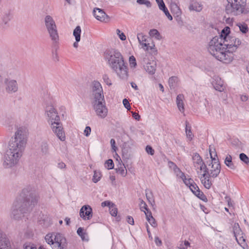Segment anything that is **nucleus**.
Returning <instances> with one entry per match:
<instances>
[{
  "label": "nucleus",
  "mask_w": 249,
  "mask_h": 249,
  "mask_svg": "<svg viewBox=\"0 0 249 249\" xmlns=\"http://www.w3.org/2000/svg\"><path fill=\"white\" fill-rule=\"evenodd\" d=\"M157 2L159 8L160 10H161L163 8H165V5L163 0H155Z\"/></svg>",
  "instance_id": "55"
},
{
  "label": "nucleus",
  "mask_w": 249,
  "mask_h": 249,
  "mask_svg": "<svg viewBox=\"0 0 249 249\" xmlns=\"http://www.w3.org/2000/svg\"><path fill=\"white\" fill-rule=\"evenodd\" d=\"M44 116L49 124L60 120L56 109L51 103H47L44 107Z\"/></svg>",
  "instance_id": "9"
},
{
  "label": "nucleus",
  "mask_w": 249,
  "mask_h": 249,
  "mask_svg": "<svg viewBox=\"0 0 249 249\" xmlns=\"http://www.w3.org/2000/svg\"><path fill=\"white\" fill-rule=\"evenodd\" d=\"M91 95L93 101L104 100L103 90L101 84L98 81H94L91 85Z\"/></svg>",
  "instance_id": "11"
},
{
  "label": "nucleus",
  "mask_w": 249,
  "mask_h": 249,
  "mask_svg": "<svg viewBox=\"0 0 249 249\" xmlns=\"http://www.w3.org/2000/svg\"><path fill=\"white\" fill-rule=\"evenodd\" d=\"M146 71L150 74L153 75L156 70V63L154 61L147 62L144 66Z\"/></svg>",
  "instance_id": "23"
},
{
  "label": "nucleus",
  "mask_w": 249,
  "mask_h": 249,
  "mask_svg": "<svg viewBox=\"0 0 249 249\" xmlns=\"http://www.w3.org/2000/svg\"><path fill=\"white\" fill-rule=\"evenodd\" d=\"M149 34L150 36L155 37L157 40H160L161 39V36L157 29L150 30Z\"/></svg>",
  "instance_id": "35"
},
{
  "label": "nucleus",
  "mask_w": 249,
  "mask_h": 249,
  "mask_svg": "<svg viewBox=\"0 0 249 249\" xmlns=\"http://www.w3.org/2000/svg\"><path fill=\"white\" fill-rule=\"evenodd\" d=\"M221 38L215 36L209 42L208 50L217 60L229 64L232 61V55L230 53H226Z\"/></svg>",
  "instance_id": "4"
},
{
  "label": "nucleus",
  "mask_w": 249,
  "mask_h": 249,
  "mask_svg": "<svg viewBox=\"0 0 249 249\" xmlns=\"http://www.w3.org/2000/svg\"><path fill=\"white\" fill-rule=\"evenodd\" d=\"M24 249H37L34 244H29L25 246Z\"/></svg>",
  "instance_id": "64"
},
{
  "label": "nucleus",
  "mask_w": 249,
  "mask_h": 249,
  "mask_svg": "<svg viewBox=\"0 0 249 249\" xmlns=\"http://www.w3.org/2000/svg\"><path fill=\"white\" fill-rule=\"evenodd\" d=\"M190 243L187 241L181 242L178 245V248L180 249H187L190 247Z\"/></svg>",
  "instance_id": "44"
},
{
  "label": "nucleus",
  "mask_w": 249,
  "mask_h": 249,
  "mask_svg": "<svg viewBox=\"0 0 249 249\" xmlns=\"http://www.w3.org/2000/svg\"><path fill=\"white\" fill-rule=\"evenodd\" d=\"M169 164L174 166V170L177 177L181 178L184 183L189 187V188L195 183L193 179L190 178L189 176H188L187 178L184 173H183L173 162L170 161Z\"/></svg>",
  "instance_id": "13"
},
{
  "label": "nucleus",
  "mask_w": 249,
  "mask_h": 249,
  "mask_svg": "<svg viewBox=\"0 0 249 249\" xmlns=\"http://www.w3.org/2000/svg\"><path fill=\"white\" fill-rule=\"evenodd\" d=\"M112 204H113L112 203L109 201H105L102 202L101 206L103 207H104L106 206H108V207H109V208L110 207H111V206L112 205Z\"/></svg>",
  "instance_id": "60"
},
{
  "label": "nucleus",
  "mask_w": 249,
  "mask_h": 249,
  "mask_svg": "<svg viewBox=\"0 0 249 249\" xmlns=\"http://www.w3.org/2000/svg\"><path fill=\"white\" fill-rule=\"evenodd\" d=\"M145 150L148 154L151 155L154 154L155 151L151 146L147 145L145 148Z\"/></svg>",
  "instance_id": "54"
},
{
  "label": "nucleus",
  "mask_w": 249,
  "mask_h": 249,
  "mask_svg": "<svg viewBox=\"0 0 249 249\" xmlns=\"http://www.w3.org/2000/svg\"><path fill=\"white\" fill-rule=\"evenodd\" d=\"M209 150L212 160H213L214 159H218L215 150L213 146H209Z\"/></svg>",
  "instance_id": "40"
},
{
  "label": "nucleus",
  "mask_w": 249,
  "mask_h": 249,
  "mask_svg": "<svg viewBox=\"0 0 249 249\" xmlns=\"http://www.w3.org/2000/svg\"><path fill=\"white\" fill-rule=\"evenodd\" d=\"M146 198H147L148 201L149 202V203L152 206H153L155 205V200H154V198H153L152 193L150 192V194H148L146 193Z\"/></svg>",
  "instance_id": "46"
},
{
  "label": "nucleus",
  "mask_w": 249,
  "mask_h": 249,
  "mask_svg": "<svg viewBox=\"0 0 249 249\" xmlns=\"http://www.w3.org/2000/svg\"><path fill=\"white\" fill-rule=\"evenodd\" d=\"M77 233L78 235L80 236L83 241H88L87 234L84 231L83 228L80 227L77 229Z\"/></svg>",
  "instance_id": "36"
},
{
  "label": "nucleus",
  "mask_w": 249,
  "mask_h": 249,
  "mask_svg": "<svg viewBox=\"0 0 249 249\" xmlns=\"http://www.w3.org/2000/svg\"><path fill=\"white\" fill-rule=\"evenodd\" d=\"M52 58L54 62H58L59 61V57L56 52H53Z\"/></svg>",
  "instance_id": "61"
},
{
  "label": "nucleus",
  "mask_w": 249,
  "mask_h": 249,
  "mask_svg": "<svg viewBox=\"0 0 249 249\" xmlns=\"http://www.w3.org/2000/svg\"><path fill=\"white\" fill-rule=\"evenodd\" d=\"M227 4L225 6V11L227 14L232 16L243 14L247 0H227Z\"/></svg>",
  "instance_id": "6"
},
{
  "label": "nucleus",
  "mask_w": 249,
  "mask_h": 249,
  "mask_svg": "<svg viewBox=\"0 0 249 249\" xmlns=\"http://www.w3.org/2000/svg\"><path fill=\"white\" fill-rule=\"evenodd\" d=\"M244 12H243V14L246 15L249 13V3L248 4L246 3V6H244V8L243 9Z\"/></svg>",
  "instance_id": "63"
},
{
  "label": "nucleus",
  "mask_w": 249,
  "mask_h": 249,
  "mask_svg": "<svg viewBox=\"0 0 249 249\" xmlns=\"http://www.w3.org/2000/svg\"><path fill=\"white\" fill-rule=\"evenodd\" d=\"M239 158L240 159L245 163L247 164L249 163V158L244 153H241L239 155Z\"/></svg>",
  "instance_id": "50"
},
{
  "label": "nucleus",
  "mask_w": 249,
  "mask_h": 249,
  "mask_svg": "<svg viewBox=\"0 0 249 249\" xmlns=\"http://www.w3.org/2000/svg\"><path fill=\"white\" fill-rule=\"evenodd\" d=\"M123 103L124 106V107L127 110H130V109L131 107H130V104L129 103V101H128V100L127 99H124L123 100Z\"/></svg>",
  "instance_id": "57"
},
{
  "label": "nucleus",
  "mask_w": 249,
  "mask_h": 249,
  "mask_svg": "<svg viewBox=\"0 0 249 249\" xmlns=\"http://www.w3.org/2000/svg\"><path fill=\"white\" fill-rule=\"evenodd\" d=\"M140 207V209L142 211H143L144 212V211H145L146 212H151V211H149V210L148 209L146 203L143 200H141Z\"/></svg>",
  "instance_id": "43"
},
{
  "label": "nucleus",
  "mask_w": 249,
  "mask_h": 249,
  "mask_svg": "<svg viewBox=\"0 0 249 249\" xmlns=\"http://www.w3.org/2000/svg\"><path fill=\"white\" fill-rule=\"evenodd\" d=\"M233 232L235 238L239 235H243V233L240 228L238 223H235L233 226Z\"/></svg>",
  "instance_id": "31"
},
{
  "label": "nucleus",
  "mask_w": 249,
  "mask_h": 249,
  "mask_svg": "<svg viewBox=\"0 0 249 249\" xmlns=\"http://www.w3.org/2000/svg\"><path fill=\"white\" fill-rule=\"evenodd\" d=\"M109 211L110 214L113 216H116L117 214V209L114 207L113 204H112L109 208Z\"/></svg>",
  "instance_id": "48"
},
{
  "label": "nucleus",
  "mask_w": 249,
  "mask_h": 249,
  "mask_svg": "<svg viewBox=\"0 0 249 249\" xmlns=\"http://www.w3.org/2000/svg\"><path fill=\"white\" fill-rule=\"evenodd\" d=\"M92 104L97 116L102 119L106 117L107 115L108 109L106 106L105 100L92 101Z\"/></svg>",
  "instance_id": "12"
},
{
  "label": "nucleus",
  "mask_w": 249,
  "mask_h": 249,
  "mask_svg": "<svg viewBox=\"0 0 249 249\" xmlns=\"http://www.w3.org/2000/svg\"><path fill=\"white\" fill-rule=\"evenodd\" d=\"M171 8L172 12L174 13V16L180 19L181 18V11L178 4L175 2L171 3Z\"/></svg>",
  "instance_id": "24"
},
{
  "label": "nucleus",
  "mask_w": 249,
  "mask_h": 249,
  "mask_svg": "<svg viewBox=\"0 0 249 249\" xmlns=\"http://www.w3.org/2000/svg\"><path fill=\"white\" fill-rule=\"evenodd\" d=\"M11 19V15L10 13L5 14L2 18L1 22L0 23V27L2 29H5L7 27V24Z\"/></svg>",
  "instance_id": "28"
},
{
  "label": "nucleus",
  "mask_w": 249,
  "mask_h": 249,
  "mask_svg": "<svg viewBox=\"0 0 249 249\" xmlns=\"http://www.w3.org/2000/svg\"><path fill=\"white\" fill-rule=\"evenodd\" d=\"M105 166L108 169H113L114 167V163L113 160L111 159L107 160L105 162Z\"/></svg>",
  "instance_id": "47"
},
{
  "label": "nucleus",
  "mask_w": 249,
  "mask_h": 249,
  "mask_svg": "<svg viewBox=\"0 0 249 249\" xmlns=\"http://www.w3.org/2000/svg\"><path fill=\"white\" fill-rule=\"evenodd\" d=\"M146 220L149 222L150 224L153 227H156L157 224L155 219L153 217L152 215L151 212H146L144 211Z\"/></svg>",
  "instance_id": "29"
},
{
  "label": "nucleus",
  "mask_w": 249,
  "mask_h": 249,
  "mask_svg": "<svg viewBox=\"0 0 249 249\" xmlns=\"http://www.w3.org/2000/svg\"><path fill=\"white\" fill-rule=\"evenodd\" d=\"M116 33L121 40L124 41L126 39V36L124 34V33H121L119 29H118L116 30Z\"/></svg>",
  "instance_id": "52"
},
{
  "label": "nucleus",
  "mask_w": 249,
  "mask_h": 249,
  "mask_svg": "<svg viewBox=\"0 0 249 249\" xmlns=\"http://www.w3.org/2000/svg\"><path fill=\"white\" fill-rule=\"evenodd\" d=\"M129 65L131 68H135L137 66L136 60L133 55L130 56L129 59Z\"/></svg>",
  "instance_id": "45"
},
{
  "label": "nucleus",
  "mask_w": 249,
  "mask_h": 249,
  "mask_svg": "<svg viewBox=\"0 0 249 249\" xmlns=\"http://www.w3.org/2000/svg\"><path fill=\"white\" fill-rule=\"evenodd\" d=\"M137 2L139 4H144L147 7H151V3L150 1L147 0H137Z\"/></svg>",
  "instance_id": "49"
},
{
  "label": "nucleus",
  "mask_w": 249,
  "mask_h": 249,
  "mask_svg": "<svg viewBox=\"0 0 249 249\" xmlns=\"http://www.w3.org/2000/svg\"><path fill=\"white\" fill-rule=\"evenodd\" d=\"M223 42L226 53H230L232 54V61L234 56L233 53L236 52L238 47L241 45V40L235 36H230L227 37V39Z\"/></svg>",
  "instance_id": "7"
},
{
  "label": "nucleus",
  "mask_w": 249,
  "mask_h": 249,
  "mask_svg": "<svg viewBox=\"0 0 249 249\" xmlns=\"http://www.w3.org/2000/svg\"><path fill=\"white\" fill-rule=\"evenodd\" d=\"M237 26L239 27L240 31L243 34H246L249 31V28L247 24L244 22L238 23Z\"/></svg>",
  "instance_id": "37"
},
{
  "label": "nucleus",
  "mask_w": 249,
  "mask_h": 249,
  "mask_svg": "<svg viewBox=\"0 0 249 249\" xmlns=\"http://www.w3.org/2000/svg\"><path fill=\"white\" fill-rule=\"evenodd\" d=\"M116 172L123 177H125L127 174V171L124 165H120V166L116 168Z\"/></svg>",
  "instance_id": "38"
},
{
  "label": "nucleus",
  "mask_w": 249,
  "mask_h": 249,
  "mask_svg": "<svg viewBox=\"0 0 249 249\" xmlns=\"http://www.w3.org/2000/svg\"><path fill=\"white\" fill-rule=\"evenodd\" d=\"M49 125L53 132L61 141L65 140V134L60 120L52 123V124H50Z\"/></svg>",
  "instance_id": "14"
},
{
  "label": "nucleus",
  "mask_w": 249,
  "mask_h": 249,
  "mask_svg": "<svg viewBox=\"0 0 249 249\" xmlns=\"http://www.w3.org/2000/svg\"><path fill=\"white\" fill-rule=\"evenodd\" d=\"M19 75L18 71L15 68L8 69L6 70V77L10 79L15 78Z\"/></svg>",
  "instance_id": "26"
},
{
  "label": "nucleus",
  "mask_w": 249,
  "mask_h": 249,
  "mask_svg": "<svg viewBox=\"0 0 249 249\" xmlns=\"http://www.w3.org/2000/svg\"><path fill=\"white\" fill-rule=\"evenodd\" d=\"M202 5L199 3L195 0L191 1L189 6V9L190 11L200 12L202 10Z\"/></svg>",
  "instance_id": "27"
},
{
  "label": "nucleus",
  "mask_w": 249,
  "mask_h": 249,
  "mask_svg": "<svg viewBox=\"0 0 249 249\" xmlns=\"http://www.w3.org/2000/svg\"><path fill=\"white\" fill-rule=\"evenodd\" d=\"M211 178H212L211 176L203 172V174L200 178L202 184L206 189H210L212 185Z\"/></svg>",
  "instance_id": "22"
},
{
  "label": "nucleus",
  "mask_w": 249,
  "mask_h": 249,
  "mask_svg": "<svg viewBox=\"0 0 249 249\" xmlns=\"http://www.w3.org/2000/svg\"><path fill=\"white\" fill-rule=\"evenodd\" d=\"M189 189L191 192L200 199L204 202L207 201L208 200L206 196L200 190L199 188L195 183L192 186H190Z\"/></svg>",
  "instance_id": "19"
},
{
  "label": "nucleus",
  "mask_w": 249,
  "mask_h": 249,
  "mask_svg": "<svg viewBox=\"0 0 249 249\" xmlns=\"http://www.w3.org/2000/svg\"><path fill=\"white\" fill-rule=\"evenodd\" d=\"M237 242L238 243L239 245L241 246L242 248H244L246 246V240L243 236V235H239V236H237V238H235Z\"/></svg>",
  "instance_id": "39"
},
{
  "label": "nucleus",
  "mask_w": 249,
  "mask_h": 249,
  "mask_svg": "<svg viewBox=\"0 0 249 249\" xmlns=\"http://www.w3.org/2000/svg\"><path fill=\"white\" fill-rule=\"evenodd\" d=\"M106 59L111 70L122 79L127 80L128 77V68L121 53L115 49L107 50Z\"/></svg>",
  "instance_id": "3"
},
{
  "label": "nucleus",
  "mask_w": 249,
  "mask_h": 249,
  "mask_svg": "<svg viewBox=\"0 0 249 249\" xmlns=\"http://www.w3.org/2000/svg\"><path fill=\"white\" fill-rule=\"evenodd\" d=\"M91 132V128L89 126H86L84 130V134L86 136H88Z\"/></svg>",
  "instance_id": "62"
},
{
  "label": "nucleus",
  "mask_w": 249,
  "mask_h": 249,
  "mask_svg": "<svg viewBox=\"0 0 249 249\" xmlns=\"http://www.w3.org/2000/svg\"><path fill=\"white\" fill-rule=\"evenodd\" d=\"M178 78L177 77L173 76L169 79V85L171 89H174L176 86Z\"/></svg>",
  "instance_id": "42"
},
{
  "label": "nucleus",
  "mask_w": 249,
  "mask_h": 249,
  "mask_svg": "<svg viewBox=\"0 0 249 249\" xmlns=\"http://www.w3.org/2000/svg\"><path fill=\"white\" fill-rule=\"evenodd\" d=\"M193 165L196 169H199L200 171L204 170L206 168V164L202 159L198 153L194 154L192 157Z\"/></svg>",
  "instance_id": "16"
},
{
  "label": "nucleus",
  "mask_w": 249,
  "mask_h": 249,
  "mask_svg": "<svg viewBox=\"0 0 249 249\" xmlns=\"http://www.w3.org/2000/svg\"><path fill=\"white\" fill-rule=\"evenodd\" d=\"M5 90L7 93L13 94L18 91V86L15 79L5 78L4 80Z\"/></svg>",
  "instance_id": "15"
},
{
  "label": "nucleus",
  "mask_w": 249,
  "mask_h": 249,
  "mask_svg": "<svg viewBox=\"0 0 249 249\" xmlns=\"http://www.w3.org/2000/svg\"><path fill=\"white\" fill-rule=\"evenodd\" d=\"M45 239L53 249H64L67 246L65 237L59 233H49L46 235Z\"/></svg>",
  "instance_id": "5"
},
{
  "label": "nucleus",
  "mask_w": 249,
  "mask_h": 249,
  "mask_svg": "<svg viewBox=\"0 0 249 249\" xmlns=\"http://www.w3.org/2000/svg\"><path fill=\"white\" fill-rule=\"evenodd\" d=\"M225 164L230 169H234L235 168V166L233 164L232 162V157L231 155H228L224 160Z\"/></svg>",
  "instance_id": "33"
},
{
  "label": "nucleus",
  "mask_w": 249,
  "mask_h": 249,
  "mask_svg": "<svg viewBox=\"0 0 249 249\" xmlns=\"http://www.w3.org/2000/svg\"><path fill=\"white\" fill-rule=\"evenodd\" d=\"M79 214L84 220H89L92 216V208L89 205H84L81 208Z\"/></svg>",
  "instance_id": "18"
},
{
  "label": "nucleus",
  "mask_w": 249,
  "mask_h": 249,
  "mask_svg": "<svg viewBox=\"0 0 249 249\" xmlns=\"http://www.w3.org/2000/svg\"><path fill=\"white\" fill-rule=\"evenodd\" d=\"M110 144L111 146V148L113 150L114 152H116V150L118 149L117 147L115 145L116 142L114 139H111L110 140Z\"/></svg>",
  "instance_id": "56"
},
{
  "label": "nucleus",
  "mask_w": 249,
  "mask_h": 249,
  "mask_svg": "<svg viewBox=\"0 0 249 249\" xmlns=\"http://www.w3.org/2000/svg\"><path fill=\"white\" fill-rule=\"evenodd\" d=\"M160 10L164 12V13L165 14V15H166V16L167 17L168 19L169 20H172L173 19L172 16L170 14L168 10V9L166 6L165 8H163Z\"/></svg>",
  "instance_id": "51"
},
{
  "label": "nucleus",
  "mask_w": 249,
  "mask_h": 249,
  "mask_svg": "<svg viewBox=\"0 0 249 249\" xmlns=\"http://www.w3.org/2000/svg\"><path fill=\"white\" fill-rule=\"evenodd\" d=\"M41 151L44 154H46L48 153V146L46 143H44L41 145Z\"/></svg>",
  "instance_id": "58"
},
{
  "label": "nucleus",
  "mask_w": 249,
  "mask_h": 249,
  "mask_svg": "<svg viewBox=\"0 0 249 249\" xmlns=\"http://www.w3.org/2000/svg\"><path fill=\"white\" fill-rule=\"evenodd\" d=\"M81 30L79 26H77L74 30L73 35L74 36L75 41L79 42L80 40Z\"/></svg>",
  "instance_id": "34"
},
{
  "label": "nucleus",
  "mask_w": 249,
  "mask_h": 249,
  "mask_svg": "<svg viewBox=\"0 0 249 249\" xmlns=\"http://www.w3.org/2000/svg\"><path fill=\"white\" fill-rule=\"evenodd\" d=\"M137 38L139 42L142 46V48L145 51L149 50H154L155 49V45L153 44L150 46L149 43H147L146 36L144 35L142 33H139L137 35Z\"/></svg>",
  "instance_id": "17"
},
{
  "label": "nucleus",
  "mask_w": 249,
  "mask_h": 249,
  "mask_svg": "<svg viewBox=\"0 0 249 249\" xmlns=\"http://www.w3.org/2000/svg\"><path fill=\"white\" fill-rule=\"evenodd\" d=\"M0 249H8L7 240L6 238L3 237V234L0 229Z\"/></svg>",
  "instance_id": "30"
},
{
  "label": "nucleus",
  "mask_w": 249,
  "mask_h": 249,
  "mask_svg": "<svg viewBox=\"0 0 249 249\" xmlns=\"http://www.w3.org/2000/svg\"><path fill=\"white\" fill-rule=\"evenodd\" d=\"M212 84L215 90L220 92L224 91L225 87L223 85V82L218 76L213 77Z\"/></svg>",
  "instance_id": "21"
},
{
  "label": "nucleus",
  "mask_w": 249,
  "mask_h": 249,
  "mask_svg": "<svg viewBox=\"0 0 249 249\" xmlns=\"http://www.w3.org/2000/svg\"><path fill=\"white\" fill-rule=\"evenodd\" d=\"M93 14L94 17L98 20L105 21L108 16L106 13L101 9L95 8L93 11Z\"/></svg>",
  "instance_id": "20"
},
{
  "label": "nucleus",
  "mask_w": 249,
  "mask_h": 249,
  "mask_svg": "<svg viewBox=\"0 0 249 249\" xmlns=\"http://www.w3.org/2000/svg\"><path fill=\"white\" fill-rule=\"evenodd\" d=\"M45 24L51 39L54 42H57L59 38L56 25L53 18L49 15L45 17Z\"/></svg>",
  "instance_id": "8"
},
{
  "label": "nucleus",
  "mask_w": 249,
  "mask_h": 249,
  "mask_svg": "<svg viewBox=\"0 0 249 249\" xmlns=\"http://www.w3.org/2000/svg\"><path fill=\"white\" fill-rule=\"evenodd\" d=\"M103 79L104 80L105 82L108 85H111L112 83H111V80L109 79L108 76L105 74L103 76Z\"/></svg>",
  "instance_id": "59"
},
{
  "label": "nucleus",
  "mask_w": 249,
  "mask_h": 249,
  "mask_svg": "<svg viewBox=\"0 0 249 249\" xmlns=\"http://www.w3.org/2000/svg\"><path fill=\"white\" fill-rule=\"evenodd\" d=\"M21 197L23 200H17L12 207L10 217L14 220L20 219L24 214L30 212L37 203L39 197L36 190L30 186L22 190Z\"/></svg>",
  "instance_id": "2"
},
{
  "label": "nucleus",
  "mask_w": 249,
  "mask_h": 249,
  "mask_svg": "<svg viewBox=\"0 0 249 249\" xmlns=\"http://www.w3.org/2000/svg\"><path fill=\"white\" fill-rule=\"evenodd\" d=\"M101 176V173L100 171L96 170L94 171V175L92 178L93 182L94 183H97L98 181L100 180Z\"/></svg>",
  "instance_id": "41"
},
{
  "label": "nucleus",
  "mask_w": 249,
  "mask_h": 249,
  "mask_svg": "<svg viewBox=\"0 0 249 249\" xmlns=\"http://www.w3.org/2000/svg\"><path fill=\"white\" fill-rule=\"evenodd\" d=\"M221 171V166L218 159H214L212 162L208 165H206V168L203 170L204 173L210 175L213 178H216L219 174Z\"/></svg>",
  "instance_id": "10"
},
{
  "label": "nucleus",
  "mask_w": 249,
  "mask_h": 249,
  "mask_svg": "<svg viewBox=\"0 0 249 249\" xmlns=\"http://www.w3.org/2000/svg\"><path fill=\"white\" fill-rule=\"evenodd\" d=\"M184 97L182 94H178L176 98V102L179 111L182 113L184 112Z\"/></svg>",
  "instance_id": "25"
},
{
  "label": "nucleus",
  "mask_w": 249,
  "mask_h": 249,
  "mask_svg": "<svg viewBox=\"0 0 249 249\" xmlns=\"http://www.w3.org/2000/svg\"><path fill=\"white\" fill-rule=\"evenodd\" d=\"M230 32V29L228 27H226L224 28L221 31V35L219 36H217L218 37H220L222 39V41L225 40L227 39V37L230 36L229 35Z\"/></svg>",
  "instance_id": "32"
},
{
  "label": "nucleus",
  "mask_w": 249,
  "mask_h": 249,
  "mask_svg": "<svg viewBox=\"0 0 249 249\" xmlns=\"http://www.w3.org/2000/svg\"><path fill=\"white\" fill-rule=\"evenodd\" d=\"M186 133L187 138L190 140H191L193 139V135L192 134V132L190 129H188L187 126L186 125Z\"/></svg>",
  "instance_id": "53"
},
{
  "label": "nucleus",
  "mask_w": 249,
  "mask_h": 249,
  "mask_svg": "<svg viewBox=\"0 0 249 249\" xmlns=\"http://www.w3.org/2000/svg\"><path fill=\"white\" fill-rule=\"evenodd\" d=\"M28 136V131L25 126L17 128L3 156L2 165L4 168H11L18 164L25 150Z\"/></svg>",
  "instance_id": "1"
}]
</instances>
